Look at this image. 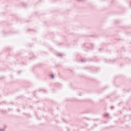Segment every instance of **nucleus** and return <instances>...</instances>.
Masks as SVG:
<instances>
[{
	"instance_id": "nucleus-1",
	"label": "nucleus",
	"mask_w": 131,
	"mask_h": 131,
	"mask_svg": "<svg viewBox=\"0 0 131 131\" xmlns=\"http://www.w3.org/2000/svg\"><path fill=\"white\" fill-rule=\"evenodd\" d=\"M51 76L52 78H53V77H54L53 75V74L51 75Z\"/></svg>"
}]
</instances>
